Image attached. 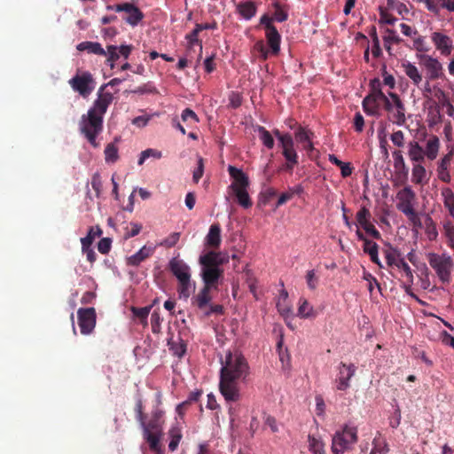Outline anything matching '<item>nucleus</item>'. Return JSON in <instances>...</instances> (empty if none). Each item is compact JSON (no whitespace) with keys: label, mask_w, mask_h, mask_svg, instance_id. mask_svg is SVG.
<instances>
[{"label":"nucleus","mask_w":454,"mask_h":454,"mask_svg":"<svg viewBox=\"0 0 454 454\" xmlns=\"http://www.w3.org/2000/svg\"><path fill=\"white\" fill-rule=\"evenodd\" d=\"M228 262V255L214 251H209L200 257L204 286L192 299V304L200 310L203 311L209 305L212 300L211 290H218L219 280L223 278V269L221 266Z\"/></svg>","instance_id":"nucleus-1"},{"label":"nucleus","mask_w":454,"mask_h":454,"mask_svg":"<svg viewBox=\"0 0 454 454\" xmlns=\"http://www.w3.org/2000/svg\"><path fill=\"white\" fill-rule=\"evenodd\" d=\"M248 374L246 358L240 353L229 352L221 368L219 381V391L228 403L241 399L239 381H245Z\"/></svg>","instance_id":"nucleus-2"},{"label":"nucleus","mask_w":454,"mask_h":454,"mask_svg":"<svg viewBox=\"0 0 454 454\" xmlns=\"http://www.w3.org/2000/svg\"><path fill=\"white\" fill-rule=\"evenodd\" d=\"M98 98L93 106L89 109L86 114H82L79 122L81 133L86 137L88 142L95 148L98 147L97 137L103 130V117L106 113L108 106L114 100L111 92L105 91V86H101L98 91Z\"/></svg>","instance_id":"nucleus-3"},{"label":"nucleus","mask_w":454,"mask_h":454,"mask_svg":"<svg viewBox=\"0 0 454 454\" xmlns=\"http://www.w3.org/2000/svg\"><path fill=\"white\" fill-rule=\"evenodd\" d=\"M164 412L155 408L151 412V417L148 420L144 419L139 424L143 430V437L149 444L152 450L160 452V442L163 435V419Z\"/></svg>","instance_id":"nucleus-4"},{"label":"nucleus","mask_w":454,"mask_h":454,"mask_svg":"<svg viewBox=\"0 0 454 454\" xmlns=\"http://www.w3.org/2000/svg\"><path fill=\"white\" fill-rule=\"evenodd\" d=\"M357 442V429L346 425L341 431L334 434L332 442V451L334 454L342 453Z\"/></svg>","instance_id":"nucleus-5"},{"label":"nucleus","mask_w":454,"mask_h":454,"mask_svg":"<svg viewBox=\"0 0 454 454\" xmlns=\"http://www.w3.org/2000/svg\"><path fill=\"white\" fill-rule=\"evenodd\" d=\"M429 265L434 270L442 283H449L453 269V261L450 256L442 254L431 253L428 254Z\"/></svg>","instance_id":"nucleus-6"},{"label":"nucleus","mask_w":454,"mask_h":454,"mask_svg":"<svg viewBox=\"0 0 454 454\" xmlns=\"http://www.w3.org/2000/svg\"><path fill=\"white\" fill-rule=\"evenodd\" d=\"M390 100L384 105V109L387 112V119L398 126H403L406 122L405 106L400 97L394 92H389Z\"/></svg>","instance_id":"nucleus-7"},{"label":"nucleus","mask_w":454,"mask_h":454,"mask_svg":"<svg viewBox=\"0 0 454 454\" xmlns=\"http://www.w3.org/2000/svg\"><path fill=\"white\" fill-rule=\"evenodd\" d=\"M69 84L82 97L87 98L94 90L95 82L90 72L75 74L69 80Z\"/></svg>","instance_id":"nucleus-8"},{"label":"nucleus","mask_w":454,"mask_h":454,"mask_svg":"<svg viewBox=\"0 0 454 454\" xmlns=\"http://www.w3.org/2000/svg\"><path fill=\"white\" fill-rule=\"evenodd\" d=\"M108 10H114L117 12H125L123 20L132 27L137 26L145 17L142 11L131 3L118 4L114 6L108 5Z\"/></svg>","instance_id":"nucleus-9"},{"label":"nucleus","mask_w":454,"mask_h":454,"mask_svg":"<svg viewBox=\"0 0 454 454\" xmlns=\"http://www.w3.org/2000/svg\"><path fill=\"white\" fill-rule=\"evenodd\" d=\"M356 366L354 364L341 362L338 366V374L334 380L337 390L345 391L350 387L349 380L355 376Z\"/></svg>","instance_id":"nucleus-10"},{"label":"nucleus","mask_w":454,"mask_h":454,"mask_svg":"<svg viewBox=\"0 0 454 454\" xmlns=\"http://www.w3.org/2000/svg\"><path fill=\"white\" fill-rule=\"evenodd\" d=\"M78 325L82 334H90L96 325V310L94 308H81L77 311Z\"/></svg>","instance_id":"nucleus-11"},{"label":"nucleus","mask_w":454,"mask_h":454,"mask_svg":"<svg viewBox=\"0 0 454 454\" xmlns=\"http://www.w3.org/2000/svg\"><path fill=\"white\" fill-rule=\"evenodd\" d=\"M397 209L404 215L408 213L411 214L414 210V202L416 200V193L410 186H405L400 190L396 194Z\"/></svg>","instance_id":"nucleus-12"},{"label":"nucleus","mask_w":454,"mask_h":454,"mask_svg":"<svg viewBox=\"0 0 454 454\" xmlns=\"http://www.w3.org/2000/svg\"><path fill=\"white\" fill-rule=\"evenodd\" d=\"M280 146L282 148V154L286 160L284 168L292 172L294 168L299 162V156L296 150L294 149V142L293 137L289 140L286 139L282 141V145H280Z\"/></svg>","instance_id":"nucleus-13"},{"label":"nucleus","mask_w":454,"mask_h":454,"mask_svg":"<svg viewBox=\"0 0 454 454\" xmlns=\"http://www.w3.org/2000/svg\"><path fill=\"white\" fill-rule=\"evenodd\" d=\"M419 59L420 65L426 68L430 80L438 79L442 75V67L438 59L426 54L419 55Z\"/></svg>","instance_id":"nucleus-14"},{"label":"nucleus","mask_w":454,"mask_h":454,"mask_svg":"<svg viewBox=\"0 0 454 454\" xmlns=\"http://www.w3.org/2000/svg\"><path fill=\"white\" fill-rule=\"evenodd\" d=\"M228 172L231 178H233L232 184L230 188L232 192H237V189L247 190L249 186L248 176L239 168L230 165L228 167Z\"/></svg>","instance_id":"nucleus-15"},{"label":"nucleus","mask_w":454,"mask_h":454,"mask_svg":"<svg viewBox=\"0 0 454 454\" xmlns=\"http://www.w3.org/2000/svg\"><path fill=\"white\" fill-rule=\"evenodd\" d=\"M314 133L304 127L299 126L294 133L297 142L302 144L303 149L307 151L309 155L314 151V145L311 141Z\"/></svg>","instance_id":"nucleus-16"},{"label":"nucleus","mask_w":454,"mask_h":454,"mask_svg":"<svg viewBox=\"0 0 454 454\" xmlns=\"http://www.w3.org/2000/svg\"><path fill=\"white\" fill-rule=\"evenodd\" d=\"M431 38L436 49L440 51L442 55L450 54L453 48L450 37L440 32H434Z\"/></svg>","instance_id":"nucleus-17"},{"label":"nucleus","mask_w":454,"mask_h":454,"mask_svg":"<svg viewBox=\"0 0 454 454\" xmlns=\"http://www.w3.org/2000/svg\"><path fill=\"white\" fill-rule=\"evenodd\" d=\"M452 158V154L449 153L444 155L437 163V176L442 182L446 184H450L451 181L449 168L450 167Z\"/></svg>","instance_id":"nucleus-18"},{"label":"nucleus","mask_w":454,"mask_h":454,"mask_svg":"<svg viewBox=\"0 0 454 454\" xmlns=\"http://www.w3.org/2000/svg\"><path fill=\"white\" fill-rule=\"evenodd\" d=\"M168 266L177 280L191 278L190 268L183 260L173 258L170 260Z\"/></svg>","instance_id":"nucleus-19"},{"label":"nucleus","mask_w":454,"mask_h":454,"mask_svg":"<svg viewBox=\"0 0 454 454\" xmlns=\"http://www.w3.org/2000/svg\"><path fill=\"white\" fill-rule=\"evenodd\" d=\"M394 160V168L395 175L398 178L407 179L409 174V168L404 161L403 153L401 150H395L392 153Z\"/></svg>","instance_id":"nucleus-20"},{"label":"nucleus","mask_w":454,"mask_h":454,"mask_svg":"<svg viewBox=\"0 0 454 454\" xmlns=\"http://www.w3.org/2000/svg\"><path fill=\"white\" fill-rule=\"evenodd\" d=\"M407 153L412 164L422 163L426 159L424 148L415 140L409 142Z\"/></svg>","instance_id":"nucleus-21"},{"label":"nucleus","mask_w":454,"mask_h":454,"mask_svg":"<svg viewBox=\"0 0 454 454\" xmlns=\"http://www.w3.org/2000/svg\"><path fill=\"white\" fill-rule=\"evenodd\" d=\"M267 43L273 55H278L280 51L281 35L276 27H270L266 30Z\"/></svg>","instance_id":"nucleus-22"},{"label":"nucleus","mask_w":454,"mask_h":454,"mask_svg":"<svg viewBox=\"0 0 454 454\" xmlns=\"http://www.w3.org/2000/svg\"><path fill=\"white\" fill-rule=\"evenodd\" d=\"M428 180L429 177L422 163L412 164L411 182L415 184L424 185Z\"/></svg>","instance_id":"nucleus-23"},{"label":"nucleus","mask_w":454,"mask_h":454,"mask_svg":"<svg viewBox=\"0 0 454 454\" xmlns=\"http://www.w3.org/2000/svg\"><path fill=\"white\" fill-rule=\"evenodd\" d=\"M440 149V140L438 137L433 135L427 140L424 153L428 160L436 159Z\"/></svg>","instance_id":"nucleus-24"},{"label":"nucleus","mask_w":454,"mask_h":454,"mask_svg":"<svg viewBox=\"0 0 454 454\" xmlns=\"http://www.w3.org/2000/svg\"><path fill=\"white\" fill-rule=\"evenodd\" d=\"M154 247L144 246L139 251L128 258V264L131 266H138L145 259L153 255Z\"/></svg>","instance_id":"nucleus-25"},{"label":"nucleus","mask_w":454,"mask_h":454,"mask_svg":"<svg viewBox=\"0 0 454 454\" xmlns=\"http://www.w3.org/2000/svg\"><path fill=\"white\" fill-rule=\"evenodd\" d=\"M318 315L317 309L305 299L300 298L297 316L301 318H315Z\"/></svg>","instance_id":"nucleus-26"},{"label":"nucleus","mask_w":454,"mask_h":454,"mask_svg":"<svg viewBox=\"0 0 454 454\" xmlns=\"http://www.w3.org/2000/svg\"><path fill=\"white\" fill-rule=\"evenodd\" d=\"M256 11L257 7L252 1L241 2L237 5V12L247 20L254 17Z\"/></svg>","instance_id":"nucleus-27"},{"label":"nucleus","mask_w":454,"mask_h":454,"mask_svg":"<svg viewBox=\"0 0 454 454\" xmlns=\"http://www.w3.org/2000/svg\"><path fill=\"white\" fill-rule=\"evenodd\" d=\"M402 67L414 85L419 86L421 83L422 74L415 65L406 61L402 64Z\"/></svg>","instance_id":"nucleus-28"},{"label":"nucleus","mask_w":454,"mask_h":454,"mask_svg":"<svg viewBox=\"0 0 454 454\" xmlns=\"http://www.w3.org/2000/svg\"><path fill=\"white\" fill-rule=\"evenodd\" d=\"M76 49L79 51H87L89 53H93L98 56H106V52L103 49L102 45L98 42H90V41H85L80 43Z\"/></svg>","instance_id":"nucleus-29"},{"label":"nucleus","mask_w":454,"mask_h":454,"mask_svg":"<svg viewBox=\"0 0 454 454\" xmlns=\"http://www.w3.org/2000/svg\"><path fill=\"white\" fill-rule=\"evenodd\" d=\"M444 207L448 210L450 216L454 217V192L449 187L441 190Z\"/></svg>","instance_id":"nucleus-30"},{"label":"nucleus","mask_w":454,"mask_h":454,"mask_svg":"<svg viewBox=\"0 0 454 454\" xmlns=\"http://www.w3.org/2000/svg\"><path fill=\"white\" fill-rule=\"evenodd\" d=\"M408 37L412 39V46L410 47L411 49L419 52H427L430 50V47L427 43L425 37L420 35L416 29L415 34L411 33V35H408Z\"/></svg>","instance_id":"nucleus-31"},{"label":"nucleus","mask_w":454,"mask_h":454,"mask_svg":"<svg viewBox=\"0 0 454 454\" xmlns=\"http://www.w3.org/2000/svg\"><path fill=\"white\" fill-rule=\"evenodd\" d=\"M207 242L210 247H217L221 243V228L218 223L212 224L207 235Z\"/></svg>","instance_id":"nucleus-32"},{"label":"nucleus","mask_w":454,"mask_h":454,"mask_svg":"<svg viewBox=\"0 0 454 454\" xmlns=\"http://www.w3.org/2000/svg\"><path fill=\"white\" fill-rule=\"evenodd\" d=\"M168 436L170 439L168 449L170 451H175L183 437L181 428L177 425L172 426L168 430Z\"/></svg>","instance_id":"nucleus-33"},{"label":"nucleus","mask_w":454,"mask_h":454,"mask_svg":"<svg viewBox=\"0 0 454 454\" xmlns=\"http://www.w3.org/2000/svg\"><path fill=\"white\" fill-rule=\"evenodd\" d=\"M384 254L387 264L389 267H395L398 263V260L403 259L401 253L391 246L384 250Z\"/></svg>","instance_id":"nucleus-34"},{"label":"nucleus","mask_w":454,"mask_h":454,"mask_svg":"<svg viewBox=\"0 0 454 454\" xmlns=\"http://www.w3.org/2000/svg\"><path fill=\"white\" fill-rule=\"evenodd\" d=\"M364 111L369 115H375L379 111L378 102L369 94L363 99Z\"/></svg>","instance_id":"nucleus-35"},{"label":"nucleus","mask_w":454,"mask_h":454,"mask_svg":"<svg viewBox=\"0 0 454 454\" xmlns=\"http://www.w3.org/2000/svg\"><path fill=\"white\" fill-rule=\"evenodd\" d=\"M257 131L259 134V138L268 149H272L274 147V138L272 135L264 127L258 126Z\"/></svg>","instance_id":"nucleus-36"},{"label":"nucleus","mask_w":454,"mask_h":454,"mask_svg":"<svg viewBox=\"0 0 454 454\" xmlns=\"http://www.w3.org/2000/svg\"><path fill=\"white\" fill-rule=\"evenodd\" d=\"M106 52V56L107 57L106 63L111 69H114L115 67V61L118 60L120 58L118 47L115 45H107Z\"/></svg>","instance_id":"nucleus-37"},{"label":"nucleus","mask_w":454,"mask_h":454,"mask_svg":"<svg viewBox=\"0 0 454 454\" xmlns=\"http://www.w3.org/2000/svg\"><path fill=\"white\" fill-rule=\"evenodd\" d=\"M389 448L385 440L380 437H375L373 439L371 454H387Z\"/></svg>","instance_id":"nucleus-38"},{"label":"nucleus","mask_w":454,"mask_h":454,"mask_svg":"<svg viewBox=\"0 0 454 454\" xmlns=\"http://www.w3.org/2000/svg\"><path fill=\"white\" fill-rule=\"evenodd\" d=\"M152 306H146L143 308L132 307L131 311L133 315L137 317L140 323L144 325H147V317L151 311Z\"/></svg>","instance_id":"nucleus-39"},{"label":"nucleus","mask_w":454,"mask_h":454,"mask_svg":"<svg viewBox=\"0 0 454 454\" xmlns=\"http://www.w3.org/2000/svg\"><path fill=\"white\" fill-rule=\"evenodd\" d=\"M104 153L107 163H114L119 159L118 147L114 143L108 144L105 148Z\"/></svg>","instance_id":"nucleus-40"},{"label":"nucleus","mask_w":454,"mask_h":454,"mask_svg":"<svg viewBox=\"0 0 454 454\" xmlns=\"http://www.w3.org/2000/svg\"><path fill=\"white\" fill-rule=\"evenodd\" d=\"M237 197L238 203L244 208H249L252 207L253 202L249 197L247 190L237 189V192H233Z\"/></svg>","instance_id":"nucleus-41"},{"label":"nucleus","mask_w":454,"mask_h":454,"mask_svg":"<svg viewBox=\"0 0 454 454\" xmlns=\"http://www.w3.org/2000/svg\"><path fill=\"white\" fill-rule=\"evenodd\" d=\"M102 234V231L99 227H97L95 231L93 227L90 228L86 237L81 239L82 248H88L93 243L96 237H99Z\"/></svg>","instance_id":"nucleus-42"},{"label":"nucleus","mask_w":454,"mask_h":454,"mask_svg":"<svg viewBox=\"0 0 454 454\" xmlns=\"http://www.w3.org/2000/svg\"><path fill=\"white\" fill-rule=\"evenodd\" d=\"M192 286L191 278L178 280V293L180 297L184 299L189 298L191 295Z\"/></svg>","instance_id":"nucleus-43"},{"label":"nucleus","mask_w":454,"mask_h":454,"mask_svg":"<svg viewBox=\"0 0 454 454\" xmlns=\"http://www.w3.org/2000/svg\"><path fill=\"white\" fill-rule=\"evenodd\" d=\"M324 443L313 435H309V448L313 454H325Z\"/></svg>","instance_id":"nucleus-44"},{"label":"nucleus","mask_w":454,"mask_h":454,"mask_svg":"<svg viewBox=\"0 0 454 454\" xmlns=\"http://www.w3.org/2000/svg\"><path fill=\"white\" fill-rule=\"evenodd\" d=\"M149 157H153L155 159H160L162 157V153L160 151H158L156 149H152V148L146 149L140 153V157H139L138 162H137L138 165H143L144 162L145 161V160L148 159Z\"/></svg>","instance_id":"nucleus-45"},{"label":"nucleus","mask_w":454,"mask_h":454,"mask_svg":"<svg viewBox=\"0 0 454 454\" xmlns=\"http://www.w3.org/2000/svg\"><path fill=\"white\" fill-rule=\"evenodd\" d=\"M371 212L365 207H362L356 213V219L357 223L363 227L370 222Z\"/></svg>","instance_id":"nucleus-46"},{"label":"nucleus","mask_w":454,"mask_h":454,"mask_svg":"<svg viewBox=\"0 0 454 454\" xmlns=\"http://www.w3.org/2000/svg\"><path fill=\"white\" fill-rule=\"evenodd\" d=\"M305 278L309 289L315 290L317 287L319 278L317 276L315 270H308Z\"/></svg>","instance_id":"nucleus-47"},{"label":"nucleus","mask_w":454,"mask_h":454,"mask_svg":"<svg viewBox=\"0 0 454 454\" xmlns=\"http://www.w3.org/2000/svg\"><path fill=\"white\" fill-rule=\"evenodd\" d=\"M395 267L403 270L407 278V282H409L410 284H412V282H413L412 270H411V267L408 265V263L404 261L403 258L402 260H398V263Z\"/></svg>","instance_id":"nucleus-48"},{"label":"nucleus","mask_w":454,"mask_h":454,"mask_svg":"<svg viewBox=\"0 0 454 454\" xmlns=\"http://www.w3.org/2000/svg\"><path fill=\"white\" fill-rule=\"evenodd\" d=\"M142 230V224L135 222L129 223V225L126 228V232L124 233V239H128L132 237H135L140 233Z\"/></svg>","instance_id":"nucleus-49"},{"label":"nucleus","mask_w":454,"mask_h":454,"mask_svg":"<svg viewBox=\"0 0 454 454\" xmlns=\"http://www.w3.org/2000/svg\"><path fill=\"white\" fill-rule=\"evenodd\" d=\"M273 6L275 8V12L273 13V20L283 22L287 20V12L283 10L281 4L278 2H275L273 4Z\"/></svg>","instance_id":"nucleus-50"},{"label":"nucleus","mask_w":454,"mask_h":454,"mask_svg":"<svg viewBox=\"0 0 454 454\" xmlns=\"http://www.w3.org/2000/svg\"><path fill=\"white\" fill-rule=\"evenodd\" d=\"M163 318L160 317V312L154 310L151 316V326L153 333H159L160 332V325Z\"/></svg>","instance_id":"nucleus-51"},{"label":"nucleus","mask_w":454,"mask_h":454,"mask_svg":"<svg viewBox=\"0 0 454 454\" xmlns=\"http://www.w3.org/2000/svg\"><path fill=\"white\" fill-rule=\"evenodd\" d=\"M91 186L96 192V196L98 198L101 195L103 190V184L99 173L96 172L91 177Z\"/></svg>","instance_id":"nucleus-52"},{"label":"nucleus","mask_w":454,"mask_h":454,"mask_svg":"<svg viewBox=\"0 0 454 454\" xmlns=\"http://www.w3.org/2000/svg\"><path fill=\"white\" fill-rule=\"evenodd\" d=\"M204 174V160L202 157H198L197 168L193 170L192 180L198 184Z\"/></svg>","instance_id":"nucleus-53"},{"label":"nucleus","mask_w":454,"mask_h":454,"mask_svg":"<svg viewBox=\"0 0 454 454\" xmlns=\"http://www.w3.org/2000/svg\"><path fill=\"white\" fill-rule=\"evenodd\" d=\"M383 41H388L395 44H399L403 42V39L398 36L396 32L393 29L387 28L385 30V35L383 36Z\"/></svg>","instance_id":"nucleus-54"},{"label":"nucleus","mask_w":454,"mask_h":454,"mask_svg":"<svg viewBox=\"0 0 454 454\" xmlns=\"http://www.w3.org/2000/svg\"><path fill=\"white\" fill-rule=\"evenodd\" d=\"M204 316L208 317L213 314L222 315L223 314V307L220 304H211L207 305V308L203 310Z\"/></svg>","instance_id":"nucleus-55"},{"label":"nucleus","mask_w":454,"mask_h":454,"mask_svg":"<svg viewBox=\"0 0 454 454\" xmlns=\"http://www.w3.org/2000/svg\"><path fill=\"white\" fill-rule=\"evenodd\" d=\"M180 239V233L179 232H173L169 236H168L165 239H163L160 246L166 247H174Z\"/></svg>","instance_id":"nucleus-56"},{"label":"nucleus","mask_w":454,"mask_h":454,"mask_svg":"<svg viewBox=\"0 0 454 454\" xmlns=\"http://www.w3.org/2000/svg\"><path fill=\"white\" fill-rule=\"evenodd\" d=\"M390 140L397 147L404 145V133L402 130L395 131L390 136Z\"/></svg>","instance_id":"nucleus-57"},{"label":"nucleus","mask_w":454,"mask_h":454,"mask_svg":"<svg viewBox=\"0 0 454 454\" xmlns=\"http://www.w3.org/2000/svg\"><path fill=\"white\" fill-rule=\"evenodd\" d=\"M254 49L260 54V58L262 60H266L269 58L270 51L266 48L263 41H258L255 43Z\"/></svg>","instance_id":"nucleus-58"},{"label":"nucleus","mask_w":454,"mask_h":454,"mask_svg":"<svg viewBox=\"0 0 454 454\" xmlns=\"http://www.w3.org/2000/svg\"><path fill=\"white\" fill-rule=\"evenodd\" d=\"M111 239L109 238H103L98 243V250L103 254H107L111 249Z\"/></svg>","instance_id":"nucleus-59"},{"label":"nucleus","mask_w":454,"mask_h":454,"mask_svg":"<svg viewBox=\"0 0 454 454\" xmlns=\"http://www.w3.org/2000/svg\"><path fill=\"white\" fill-rule=\"evenodd\" d=\"M362 228L364 230V231L368 235L372 236L373 239H381V234L380 233V231L375 228V226L372 223L369 222Z\"/></svg>","instance_id":"nucleus-60"},{"label":"nucleus","mask_w":454,"mask_h":454,"mask_svg":"<svg viewBox=\"0 0 454 454\" xmlns=\"http://www.w3.org/2000/svg\"><path fill=\"white\" fill-rule=\"evenodd\" d=\"M445 235L448 239V245L454 250V227L450 223L444 225Z\"/></svg>","instance_id":"nucleus-61"},{"label":"nucleus","mask_w":454,"mask_h":454,"mask_svg":"<svg viewBox=\"0 0 454 454\" xmlns=\"http://www.w3.org/2000/svg\"><path fill=\"white\" fill-rule=\"evenodd\" d=\"M354 128L356 132H362L364 130V120L363 115L357 112L356 113L353 120Z\"/></svg>","instance_id":"nucleus-62"},{"label":"nucleus","mask_w":454,"mask_h":454,"mask_svg":"<svg viewBox=\"0 0 454 454\" xmlns=\"http://www.w3.org/2000/svg\"><path fill=\"white\" fill-rule=\"evenodd\" d=\"M405 215L408 218V220L411 222V223L413 225V227H416V228L422 227V223H421L420 217L415 209L413 211H411V214L408 213Z\"/></svg>","instance_id":"nucleus-63"},{"label":"nucleus","mask_w":454,"mask_h":454,"mask_svg":"<svg viewBox=\"0 0 454 454\" xmlns=\"http://www.w3.org/2000/svg\"><path fill=\"white\" fill-rule=\"evenodd\" d=\"M169 348L173 351L174 355L182 357L186 351V345L183 341L178 344L172 343Z\"/></svg>","instance_id":"nucleus-64"}]
</instances>
